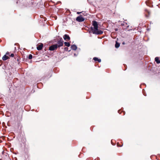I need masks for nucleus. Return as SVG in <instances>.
Wrapping results in <instances>:
<instances>
[{
    "label": "nucleus",
    "mask_w": 160,
    "mask_h": 160,
    "mask_svg": "<svg viewBox=\"0 0 160 160\" xmlns=\"http://www.w3.org/2000/svg\"><path fill=\"white\" fill-rule=\"evenodd\" d=\"M92 25L93 28H92V32L93 34H101L103 32L101 30H98V24L97 22L96 21H93L92 22Z\"/></svg>",
    "instance_id": "nucleus-1"
},
{
    "label": "nucleus",
    "mask_w": 160,
    "mask_h": 160,
    "mask_svg": "<svg viewBox=\"0 0 160 160\" xmlns=\"http://www.w3.org/2000/svg\"><path fill=\"white\" fill-rule=\"evenodd\" d=\"M63 39L61 38L60 40H58L57 43L55 44L57 46L58 48H59L63 46Z\"/></svg>",
    "instance_id": "nucleus-2"
},
{
    "label": "nucleus",
    "mask_w": 160,
    "mask_h": 160,
    "mask_svg": "<svg viewBox=\"0 0 160 160\" xmlns=\"http://www.w3.org/2000/svg\"><path fill=\"white\" fill-rule=\"evenodd\" d=\"M85 20V19L81 16L78 17L76 19V20L79 22H81Z\"/></svg>",
    "instance_id": "nucleus-3"
},
{
    "label": "nucleus",
    "mask_w": 160,
    "mask_h": 160,
    "mask_svg": "<svg viewBox=\"0 0 160 160\" xmlns=\"http://www.w3.org/2000/svg\"><path fill=\"white\" fill-rule=\"evenodd\" d=\"M57 48L58 47L56 45L53 44L49 47V50L50 51H54L56 50Z\"/></svg>",
    "instance_id": "nucleus-4"
},
{
    "label": "nucleus",
    "mask_w": 160,
    "mask_h": 160,
    "mask_svg": "<svg viewBox=\"0 0 160 160\" xmlns=\"http://www.w3.org/2000/svg\"><path fill=\"white\" fill-rule=\"evenodd\" d=\"M43 46V44L42 43H41L40 44L38 45L37 46V49L38 50H42Z\"/></svg>",
    "instance_id": "nucleus-5"
},
{
    "label": "nucleus",
    "mask_w": 160,
    "mask_h": 160,
    "mask_svg": "<svg viewBox=\"0 0 160 160\" xmlns=\"http://www.w3.org/2000/svg\"><path fill=\"white\" fill-rule=\"evenodd\" d=\"M64 39L66 41H68L70 39V38L69 35L67 34H65L63 37Z\"/></svg>",
    "instance_id": "nucleus-6"
},
{
    "label": "nucleus",
    "mask_w": 160,
    "mask_h": 160,
    "mask_svg": "<svg viewBox=\"0 0 160 160\" xmlns=\"http://www.w3.org/2000/svg\"><path fill=\"white\" fill-rule=\"evenodd\" d=\"M71 48L73 50H76L77 49V48L76 45H73L71 46Z\"/></svg>",
    "instance_id": "nucleus-7"
},
{
    "label": "nucleus",
    "mask_w": 160,
    "mask_h": 160,
    "mask_svg": "<svg viewBox=\"0 0 160 160\" xmlns=\"http://www.w3.org/2000/svg\"><path fill=\"white\" fill-rule=\"evenodd\" d=\"M8 58H9V57L5 55L3 57L2 59L4 61H5L8 59Z\"/></svg>",
    "instance_id": "nucleus-8"
},
{
    "label": "nucleus",
    "mask_w": 160,
    "mask_h": 160,
    "mask_svg": "<svg viewBox=\"0 0 160 160\" xmlns=\"http://www.w3.org/2000/svg\"><path fill=\"white\" fill-rule=\"evenodd\" d=\"M155 61L158 64H159L160 63V60H159V58L158 57L155 58Z\"/></svg>",
    "instance_id": "nucleus-9"
},
{
    "label": "nucleus",
    "mask_w": 160,
    "mask_h": 160,
    "mask_svg": "<svg viewBox=\"0 0 160 160\" xmlns=\"http://www.w3.org/2000/svg\"><path fill=\"white\" fill-rule=\"evenodd\" d=\"M93 60L95 61H98V62H101V60L98 59L96 57H94L93 58Z\"/></svg>",
    "instance_id": "nucleus-10"
},
{
    "label": "nucleus",
    "mask_w": 160,
    "mask_h": 160,
    "mask_svg": "<svg viewBox=\"0 0 160 160\" xmlns=\"http://www.w3.org/2000/svg\"><path fill=\"white\" fill-rule=\"evenodd\" d=\"M64 43L65 46H66L69 47L70 46V44L69 42H64Z\"/></svg>",
    "instance_id": "nucleus-11"
},
{
    "label": "nucleus",
    "mask_w": 160,
    "mask_h": 160,
    "mask_svg": "<svg viewBox=\"0 0 160 160\" xmlns=\"http://www.w3.org/2000/svg\"><path fill=\"white\" fill-rule=\"evenodd\" d=\"M119 46L120 44H119V43L117 42H116L115 45V47L117 48H118L119 47Z\"/></svg>",
    "instance_id": "nucleus-12"
},
{
    "label": "nucleus",
    "mask_w": 160,
    "mask_h": 160,
    "mask_svg": "<svg viewBox=\"0 0 160 160\" xmlns=\"http://www.w3.org/2000/svg\"><path fill=\"white\" fill-rule=\"evenodd\" d=\"M150 2H151V1L150 0H148V1H147L146 2V3L147 4V5L148 6H149V3H150Z\"/></svg>",
    "instance_id": "nucleus-13"
},
{
    "label": "nucleus",
    "mask_w": 160,
    "mask_h": 160,
    "mask_svg": "<svg viewBox=\"0 0 160 160\" xmlns=\"http://www.w3.org/2000/svg\"><path fill=\"white\" fill-rule=\"evenodd\" d=\"M32 58V54H30L28 56V58L29 59H31Z\"/></svg>",
    "instance_id": "nucleus-14"
},
{
    "label": "nucleus",
    "mask_w": 160,
    "mask_h": 160,
    "mask_svg": "<svg viewBox=\"0 0 160 160\" xmlns=\"http://www.w3.org/2000/svg\"><path fill=\"white\" fill-rule=\"evenodd\" d=\"M64 49L65 51H67L68 50V48L67 47H65L64 48Z\"/></svg>",
    "instance_id": "nucleus-15"
},
{
    "label": "nucleus",
    "mask_w": 160,
    "mask_h": 160,
    "mask_svg": "<svg viewBox=\"0 0 160 160\" xmlns=\"http://www.w3.org/2000/svg\"><path fill=\"white\" fill-rule=\"evenodd\" d=\"M10 56L11 57H14V54H13L12 53V54H11V55H10Z\"/></svg>",
    "instance_id": "nucleus-16"
},
{
    "label": "nucleus",
    "mask_w": 160,
    "mask_h": 160,
    "mask_svg": "<svg viewBox=\"0 0 160 160\" xmlns=\"http://www.w3.org/2000/svg\"><path fill=\"white\" fill-rule=\"evenodd\" d=\"M82 13V12H77V14H80V13Z\"/></svg>",
    "instance_id": "nucleus-17"
},
{
    "label": "nucleus",
    "mask_w": 160,
    "mask_h": 160,
    "mask_svg": "<svg viewBox=\"0 0 160 160\" xmlns=\"http://www.w3.org/2000/svg\"><path fill=\"white\" fill-rule=\"evenodd\" d=\"M118 143H117V145H118Z\"/></svg>",
    "instance_id": "nucleus-18"
},
{
    "label": "nucleus",
    "mask_w": 160,
    "mask_h": 160,
    "mask_svg": "<svg viewBox=\"0 0 160 160\" xmlns=\"http://www.w3.org/2000/svg\"><path fill=\"white\" fill-rule=\"evenodd\" d=\"M119 110L118 111V112L119 113Z\"/></svg>",
    "instance_id": "nucleus-19"
},
{
    "label": "nucleus",
    "mask_w": 160,
    "mask_h": 160,
    "mask_svg": "<svg viewBox=\"0 0 160 160\" xmlns=\"http://www.w3.org/2000/svg\"><path fill=\"white\" fill-rule=\"evenodd\" d=\"M157 1H159L160 0H157Z\"/></svg>",
    "instance_id": "nucleus-20"
}]
</instances>
